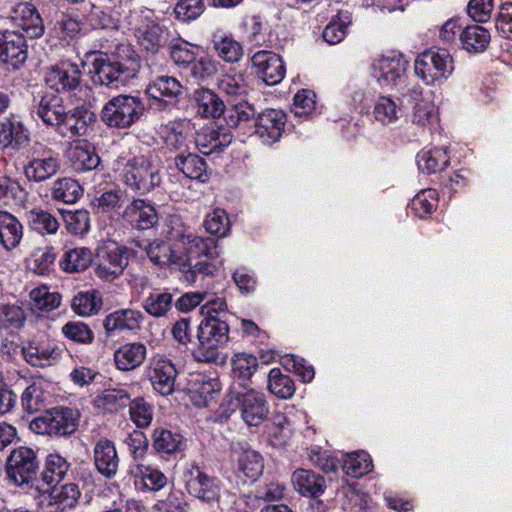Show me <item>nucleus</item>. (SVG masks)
I'll return each instance as SVG.
<instances>
[{"label": "nucleus", "instance_id": "1", "mask_svg": "<svg viewBox=\"0 0 512 512\" xmlns=\"http://www.w3.org/2000/svg\"><path fill=\"white\" fill-rule=\"evenodd\" d=\"M216 242L192 232L173 235L171 242L154 240L146 248L149 259L157 266L167 267L182 275L184 281L195 284L198 277L212 276L217 271L215 264L205 258H212L211 249Z\"/></svg>", "mask_w": 512, "mask_h": 512}, {"label": "nucleus", "instance_id": "2", "mask_svg": "<svg viewBox=\"0 0 512 512\" xmlns=\"http://www.w3.org/2000/svg\"><path fill=\"white\" fill-rule=\"evenodd\" d=\"M455 62L449 51L429 49L420 53L414 61L415 75L427 86L443 84L453 74Z\"/></svg>", "mask_w": 512, "mask_h": 512}, {"label": "nucleus", "instance_id": "3", "mask_svg": "<svg viewBox=\"0 0 512 512\" xmlns=\"http://www.w3.org/2000/svg\"><path fill=\"white\" fill-rule=\"evenodd\" d=\"M127 24L138 44L144 49L156 51L164 44V30L153 10L146 7L131 10Z\"/></svg>", "mask_w": 512, "mask_h": 512}, {"label": "nucleus", "instance_id": "4", "mask_svg": "<svg viewBox=\"0 0 512 512\" xmlns=\"http://www.w3.org/2000/svg\"><path fill=\"white\" fill-rule=\"evenodd\" d=\"M225 405L231 412L240 407L241 417L248 426L260 425L269 414L265 395L252 388L237 390L236 386H233L226 397Z\"/></svg>", "mask_w": 512, "mask_h": 512}, {"label": "nucleus", "instance_id": "5", "mask_svg": "<svg viewBox=\"0 0 512 512\" xmlns=\"http://www.w3.org/2000/svg\"><path fill=\"white\" fill-rule=\"evenodd\" d=\"M142 101L130 95H118L110 99L102 109V120L114 128L125 129L136 123L144 113Z\"/></svg>", "mask_w": 512, "mask_h": 512}, {"label": "nucleus", "instance_id": "6", "mask_svg": "<svg viewBox=\"0 0 512 512\" xmlns=\"http://www.w3.org/2000/svg\"><path fill=\"white\" fill-rule=\"evenodd\" d=\"M409 100L412 104L409 122L415 131L424 134L434 129L439 122V109L432 93L417 85L409 90Z\"/></svg>", "mask_w": 512, "mask_h": 512}, {"label": "nucleus", "instance_id": "7", "mask_svg": "<svg viewBox=\"0 0 512 512\" xmlns=\"http://www.w3.org/2000/svg\"><path fill=\"white\" fill-rule=\"evenodd\" d=\"M79 414L68 408H54L36 417L30 422V429L41 435L65 436L74 433L78 428Z\"/></svg>", "mask_w": 512, "mask_h": 512}, {"label": "nucleus", "instance_id": "8", "mask_svg": "<svg viewBox=\"0 0 512 512\" xmlns=\"http://www.w3.org/2000/svg\"><path fill=\"white\" fill-rule=\"evenodd\" d=\"M229 327L225 320H202L198 327V346L194 357L199 362H214L218 347L228 339Z\"/></svg>", "mask_w": 512, "mask_h": 512}, {"label": "nucleus", "instance_id": "9", "mask_svg": "<svg viewBox=\"0 0 512 512\" xmlns=\"http://www.w3.org/2000/svg\"><path fill=\"white\" fill-rule=\"evenodd\" d=\"M128 265V253L125 246L109 240L97 249L95 275L104 282L119 278Z\"/></svg>", "mask_w": 512, "mask_h": 512}, {"label": "nucleus", "instance_id": "10", "mask_svg": "<svg viewBox=\"0 0 512 512\" xmlns=\"http://www.w3.org/2000/svg\"><path fill=\"white\" fill-rule=\"evenodd\" d=\"M24 174L29 181L44 182L57 174L61 161L52 149L40 143H34L27 152Z\"/></svg>", "mask_w": 512, "mask_h": 512}, {"label": "nucleus", "instance_id": "11", "mask_svg": "<svg viewBox=\"0 0 512 512\" xmlns=\"http://www.w3.org/2000/svg\"><path fill=\"white\" fill-rule=\"evenodd\" d=\"M122 179L133 191L141 194L151 191L161 181L158 168L144 156L133 157L126 161L122 168Z\"/></svg>", "mask_w": 512, "mask_h": 512}, {"label": "nucleus", "instance_id": "12", "mask_svg": "<svg viewBox=\"0 0 512 512\" xmlns=\"http://www.w3.org/2000/svg\"><path fill=\"white\" fill-rule=\"evenodd\" d=\"M91 65L89 73L92 74V80L100 85H127L137 75L134 65L124 66L119 62H112L104 54H94Z\"/></svg>", "mask_w": 512, "mask_h": 512}, {"label": "nucleus", "instance_id": "13", "mask_svg": "<svg viewBox=\"0 0 512 512\" xmlns=\"http://www.w3.org/2000/svg\"><path fill=\"white\" fill-rule=\"evenodd\" d=\"M408 66L403 55L392 52L373 60L371 74L381 87H397L405 82Z\"/></svg>", "mask_w": 512, "mask_h": 512}, {"label": "nucleus", "instance_id": "14", "mask_svg": "<svg viewBox=\"0 0 512 512\" xmlns=\"http://www.w3.org/2000/svg\"><path fill=\"white\" fill-rule=\"evenodd\" d=\"M183 479L189 495L209 505L218 503L221 490L218 479L202 472L195 465H190L185 469Z\"/></svg>", "mask_w": 512, "mask_h": 512}, {"label": "nucleus", "instance_id": "15", "mask_svg": "<svg viewBox=\"0 0 512 512\" xmlns=\"http://www.w3.org/2000/svg\"><path fill=\"white\" fill-rule=\"evenodd\" d=\"M7 475L18 486L32 481L38 471L35 452L29 447L14 449L7 460Z\"/></svg>", "mask_w": 512, "mask_h": 512}, {"label": "nucleus", "instance_id": "16", "mask_svg": "<svg viewBox=\"0 0 512 512\" xmlns=\"http://www.w3.org/2000/svg\"><path fill=\"white\" fill-rule=\"evenodd\" d=\"M146 376L154 391L162 396H168L174 391L177 369L174 363L165 355L152 356L146 366Z\"/></svg>", "mask_w": 512, "mask_h": 512}, {"label": "nucleus", "instance_id": "17", "mask_svg": "<svg viewBox=\"0 0 512 512\" xmlns=\"http://www.w3.org/2000/svg\"><path fill=\"white\" fill-rule=\"evenodd\" d=\"M252 65L257 76L269 86L280 83L285 76L286 69L282 58L272 51L256 52L252 56Z\"/></svg>", "mask_w": 512, "mask_h": 512}, {"label": "nucleus", "instance_id": "18", "mask_svg": "<svg viewBox=\"0 0 512 512\" xmlns=\"http://www.w3.org/2000/svg\"><path fill=\"white\" fill-rule=\"evenodd\" d=\"M286 115L281 110L268 109L260 113L254 121V133L262 143L272 145L282 137Z\"/></svg>", "mask_w": 512, "mask_h": 512}, {"label": "nucleus", "instance_id": "19", "mask_svg": "<svg viewBox=\"0 0 512 512\" xmlns=\"http://www.w3.org/2000/svg\"><path fill=\"white\" fill-rule=\"evenodd\" d=\"M160 137L166 149L177 155L186 153L193 144L191 123L187 120L169 122L160 128Z\"/></svg>", "mask_w": 512, "mask_h": 512}, {"label": "nucleus", "instance_id": "20", "mask_svg": "<svg viewBox=\"0 0 512 512\" xmlns=\"http://www.w3.org/2000/svg\"><path fill=\"white\" fill-rule=\"evenodd\" d=\"M28 57L24 36L16 31H0V61L18 69Z\"/></svg>", "mask_w": 512, "mask_h": 512}, {"label": "nucleus", "instance_id": "21", "mask_svg": "<svg viewBox=\"0 0 512 512\" xmlns=\"http://www.w3.org/2000/svg\"><path fill=\"white\" fill-rule=\"evenodd\" d=\"M25 360L34 367H48L56 364L63 350L49 341H31L22 349Z\"/></svg>", "mask_w": 512, "mask_h": 512}, {"label": "nucleus", "instance_id": "22", "mask_svg": "<svg viewBox=\"0 0 512 512\" xmlns=\"http://www.w3.org/2000/svg\"><path fill=\"white\" fill-rule=\"evenodd\" d=\"M80 70L71 62L50 67L45 74L46 84L60 92L75 89L79 84Z\"/></svg>", "mask_w": 512, "mask_h": 512}, {"label": "nucleus", "instance_id": "23", "mask_svg": "<svg viewBox=\"0 0 512 512\" xmlns=\"http://www.w3.org/2000/svg\"><path fill=\"white\" fill-rule=\"evenodd\" d=\"M291 483L294 490L303 497L316 498L322 495L326 489V481L320 474L299 468L291 475Z\"/></svg>", "mask_w": 512, "mask_h": 512}, {"label": "nucleus", "instance_id": "24", "mask_svg": "<svg viewBox=\"0 0 512 512\" xmlns=\"http://www.w3.org/2000/svg\"><path fill=\"white\" fill-rule=\"evenodd\" d=\"M143 314L135 309H119L108 314L103 327L108 335L124 331H135L140 328Z\"/></svg>", "mask_w": 512, "mask_h": 512}, {"label": "nucleus", "instance_id": "25", "mask_svg": "<svg viewBox=\"0 0 512 512\" xmlns=\"http://www.w3.org/2000/svg\"><path fill=\"white\" fill-rule=\"evenodd\" d=\"M211 43L217 56L226 63H237L244 55L242 44L231 33L224 30L213 31Z\"/></svg>", "mask_w": 512, "mask_h": 512}, {"label": "nucleus", "instance_id": "26", "mask_svg": "<svg viewBox=\"0 0 512 512\" xmlns=\"http://www.w3.org/2000/svg\"><path fill=\"white\" fill-rule=\"evenodd\" d=\"M147 356V348L140 342L120 345L114 352V363L118 370L129 372L140 367Z\"/></svg>", "mask_w": 512, "mask_h": 512}, {"label": "nucleus", "instance_id": "27", "mask_svg": "<svg viewBox=\"0 0 512 512\" xmlns=\"http://www.w3.org/2000/svg\"><path fill=\"white\" fill-rule=\"evenodd\" d=\"M232 141L231 133L225 128L214 125L204 127L195 138V144L203 154L221 151Z\"/></svg>", "mask_w": 512, "mask_h": 512}, {"label": "nucleus", "instance_id": "28", "mask_svg": "<svg viewBox=\"0 0 512 512\" xmlns=\"http://www.w3.org/2000/svg\"><path fill=\"white\" fill-rule=\"evenodd\" d=\"M93 452L97 470L107 478L115 476L118 471L119 457L114 443L102 438L96 442Z\"/></svg>", "mask_w": 512, "mask_h": 512}, {"label": "nucleus", "instance_id": "29", "mask_svg": "<svg viewBox=\"0 0 512 512\" xmlns=\"http://www.w3.org/2000/svg\"><path fill=\"white\" fill-rule=\"evenodd\" d=\"M11 18L31 38L43 34L42 19L32 4L27 2L17 4L12 10Z\"/></svg>", "mask_w": 512, "mask_h": 512}, {"label": "nucleus", "instance_id": "30", "mask_svg": "<svg viewBox=\"0 0 512 512\" xmlns=\"http://www.w3.org/2000/svg\"><path fill=\"white\" fill-rule=\"evenodd\" d=\"M189 386L190 398L198 407L208 406L214 399V395L220 391V383L217 379L202 374L193 376Z\"/></svg>", "mask_w": 512, "mask_h": 512}, {"label": "nucleus", "instance_id": "31", "mask_svg": "<svg viewBox=\"0 0 512 512\" xmlns=\"http://www.w3.org/2000/svg\"><path fill=\"white\" fill-rule=\"evenodd\" d=\"M124 219L137 229L153 227L158 216L153 206L142 199H136L128 205L123 213Z\"/></svg>", "mask_w": 512, "mask_h": 512}, {"label": "nucleus", "instance_id": "32", "mask_svg": "<svg viewBox=\"0 0 512 512\" xmlns=\"http://www.w3.org/2000/svg\"><path fill=\"white\" fill-rule=\"evenodd\" d=\"M67 157L76 171H89L100 163L94 147L85 140L73 142L67 151Z\"/></svg>", "mask_w": 512, "mask_h": 512}, {"label": "nucleus", "instance_id": "33", "mask_svg": "<svg viewBox=\"0 0 512 512\" xmlns=\"http://www.w3.org/2000/svg\"><path fill=\"white\" fill-rule=\"evenodd\" d=\"M26 141H28V132L19 117L10 114V116L0 121V144L2 149L18 148Z\"/></svg>", "mask_w": 512, "mask_h": 512}, {"label": "nucleus", "instance_id": "34", "mask_svg": "<svg viewBox=\"0 0 512 512\" xmlns=\"http://www.w3.org/2000/svg\"><path fill=\"white\" fill-rule=\"evenodd\" d=\"M129 473L135 479V484L145 490L158 491L167 484V477L157 468L148 465L133 464Z\"/></svg>", "mask_w": 512, "mask_h": 512}, {"label": "nucleus", "instance_id": "35", "mask_svg": "<svg viewBox=\"0 0 512 512\" xmlns=\"http://www.w3.org/2000/svg\"><path fill=\"white\" fill-rule=\"evenodd\" d=\"M402 100L391 96H380L373 107V118L382 126H390L399 121L402 116Z\"/></svg>", "mask_w": 512, "mask_h": 512}, {"label": "nucleus", "instance_id": "36", "mask_svg": "<svg viewBox=\"0 0 512 512\" xmlns=\"http://www.w3.org/2000/svg\"><path fill=\"white\" fill-rule=\"evenodd\" d=\"M67 113L62 99L56 95L42 97L37 108V115L42 121L47 125L56 126L58 129L62 126Z\"/></svg>", "mask_w": 512, "mask_h": 512}, {"label": "nucleus", "instance_id": "37", "mask_svg": "<svg viewBox=\"0 0 512 512\" xmlns=\"http://www.w3.org/2000/svg\"><path fill=\"white\" fill-rule=\"evenodd\" d=\"M177 168L187 177L205 183L209 180L206 162L190 150L175 157Z\"/></svg>", "mask_w": 512, "mask_h": 512}, {"label": "nucleus", "instance_id": "38", "mask_svg": "<svg viewBox=\"0 0 512 512\" xmlns=\"http://www.w3.org/2000/svg\"><path fill=\"white\" fill-rule=\"evenodd\" d=\"M183 87L181 83L171 76H159L148 85L147 94L156 99L172 102L182 94Z\"/></svg>", "mask_w": 512, "mask_h": 512}, {"label": "nucleus", "instance_id": "39", "mask_svg": "<svg viewBox=\"0 0 512 512\" xmlns=\"http://www.w3.org/2000/svg\"><path fill=\"white\" fill-rule=\"evenodd\" d=\"M489 31L480 25H470L459 34V40L464 50L469 53H482L490 43Z\"/></svg>", "mask_w": 512, "mask_h": 512}, {"label": "nucleus", "instance_id": "40", "mask_svg": "<svg viewBox=\"0 0 512 512\" xmlns=\"http://www.w3.org/2000/svg\"><path fill=\"white\" fill-rule=\"evenodd\" d=\"M237 468L243 476L250 480H257L263 473L264 463L262 456L252 449H240L235 451Z\"/></svg>", "mask_w": 512, "mask_h": 512}, {"label": "nucleus", "instance_id": "41", "mask_svg": "<svg viewBox=\"0 0 512 512\" xmlns=\"http://www.w3.org/2000/svg\"><path fill=\"white\" fill-rule=\"evenodd\" d=\"M448 164L447 150L442 147L424 148L417 155L419 170L428 174L442 171Z\"/></svg>", "mask_w": 512, "mask_h": 512}, {"label": "nucleus", "instance_id": "42", "mask_svg": "<svg viewBox=\"0 0 512 512\" xmlns=\"http://www.w3.org/2000/svg\"><path fill=\"white\" fill-rule=\"evenodd\" d=\"M102 305L101 293L92 289L78 292L72 299L71 307L77 315L89 317L98 314Z\"/></svg>", "mask_w": 512, "mask_h": 512}, {"label": "nucleus", "instance_id": "43", "mask_svg": "<svg viewBox=\"0 0 512 512\" xmlns=\"http://www.w3.org/2000/svg\"><path fill=\"white\" fill-rule=\"evenodd\" d=\"M23 236L22 225L11 214L0 211V242L6 250L16 248Z\"/></svg>", "mask_w": 512, "mask_h": 512}, {"label": "nucleus", "instance_id": "44", "mask_svg": "<svg viewBox=\"0 0 512 512\" xmlns=\"http://www.w3.org/2000/svg\"><path fill=\"white\" fill-rule=\"evenodd\" d=\"M197 113L203 117L216 118L221 116L225 110L222 99L210 89H199L195 92Z\"/></svg>", "mask_w": 512, "mask_h": 512}, {"label": "nucleus", "instance_id": "45", "mask_svg": "<svg viewBox=\"0 0 512 512\" xmlns=\"http://www.w3.org/2000/svg\"><path fill=\"white\" fill-rule=\"evenodd\" d=\"M130 395L123 388L105 389L98 394L94 405L105 412H117L130 403Z\"/></svg>", "mask_w": 512, "mask_h": 512}, {"label": "nucleus", "instance_id": "46", "mask_svg": "<svg viewBox=\"0 0 512 512\" xmlns=\"http://www.w3.org/2000/svg\"><path fill=\"white\" fill-rule=\"evenodd\" d=\"M372 468V459L365 451L347 453L343 457L342 469L350 477H363L371 472Z\"/></svg>", "mask_w": 512, "mask_h": 512}, {"label": "nucleus", "instance_id": "47", "mask_svg": "<svg viewBox=\"0 0 512 512\" xmlns=\"http://www.w3.org/2000/svg\"><path fill=\"white\" fill-rule=\"evenodd\" d=\"M82 195L80 184L69 177L55 180L51 187V196L54 200L65 204H73L78 201Z\"/></svg>", "mask_w": 512, "mask_h": 512}, {"label": "nucleus", "instance_id": "48", "mask_svg": "<svg viewBox=\"0 0 512 512\" xmlns=\"http://www.w3.org/2000/svg\"><path fill=\"white\" fill-rule=\"evenodd\" d=\"M184 439L181 434L164 428L153 432V448L158 453L173 454L182 450Z\"/></svg>", "mask_w": 512, "mask_h": 512}, {"label": "nucleus", "instance_id": "49", "mask_svg": "<svg viewBox=\"0 0 512 512\" xmlns=\"http://www.w3.org/2000/svg\"><path fill=\"white\" fill-rule=\"evenodd\" d=\"M92 262V254L88 248L78 247L67 250L61 261V268L68 273L84 271Z\"/></svg>", "mask_w": 512, "mask_h": 512}, {"label": "nucleus", "instance_id": "50", "mask_svg": "<svg viewBox=\"0 0 512 512\" xmlns=\"http://www.w3.org/2000/svg\"><path fill=\"white\" fill-rule=\"evenodd\" d=\"M267 387L269 391L280 399H289L295 393L294 381L281 372L279 368H273L268 374Z\"/></svg>", "mask_w": 512, "mask_h": 512}, {"label": "nucleus", "instance_id": "51", "mask_svg": "<svg viewBox=\"0 0 512 512\" xmlns=\"http://www.w3.org/2000/svg\"><path fill=\"white\" fill-rule=\"evenodd\" d=\"M70 464L59 453H50L46 457L43 478L49 485L61 482L69 471Z\"/></svg>", "mask_w": 512, "mask_h": 512}, {"label": "nucleus", "instance_id": "52", "mask_svg": "<svg viewBox=\"0 0 512 512\" xmlns=\"http://www.w3.org/2000/svg\"><path fill=\"white\" fill-rule=\"evenodd\" d=\"M95 121V116L91 112H84L83 115L68 112L59 132L63 136H82L87 133L88 125Z\"/></svg>", "mask_w": 512, "mask_h": 512}, {"label": "nucleus", "instance_id": "53", "mask_svg": "<svg viewBox=\"0 0 512 512\" xmlns=\"http://www.w3.org/2000/svg\"><path fill=\"white\" fill-rule=\"evenodd\" d=\"M218 88L227 95L242 96L247 94L249 83L245 73L230 69L219 80Z\"/></svg>", "mask_w": 512, "mask_h": 512}, {"label": "nucleus", "instance_id": "54", "mask_svg": "<svg viewBox=\"0 0 512 512\" xmlns=\"http://www.w3.org/2000/svg\"><path fill=\"white\" fill-rule=\"evenodd\" d=\"M172 294L163 290H154L143 303L145 311L153 317L164 316L172 307Z\"/></svg>", "mask_w": 512, "mask_h": 512}, {"label": "nucleus", "instance_id": "55", "mask_svg": "<svg viewBox=\"0 0 512 512\" xmlns=\"http://www.w3.org/2000/svg\"><path fill=\"white\" fill-rule=\"evenodd\" d=\"M351 23L348 12H341L337 17L329 22L324 28L322 37L330 45L340 43L346 36V31Z\"/></svg>", "mask_w": 512, "mask_h": 512}, {"label": "nucleus", "instance_id": "56", "mask_svg": "<svg viewBox=\"0 0 512 512\" xmlns=\"http://www.w3.org/2000/svg\"><path fill=\"white\" fill-rule=\"evenodd\" d=\"M439 196L435 189H424L411 200V209L419 218H425L438 206Z\"/></svg>", "mask_w": 512, "mask_h": 512}, {"label": "nucleus", "instance_id": "57", "mask_svg": "<svg viewBox=\"0 0 512 512\" xmlns=\"http://www.w3.org/2000/svg\"><path fill=\"white\" fill-rule=\"evenodd\" d=\"M199 46L183 40H176L170 44V55L174 63L189 69L197 57Z\"/></svg>", "mask_w": 512, "mask_h": 512}, {"label": "nucleus", "instance_id": "58", "mask_svg": "<svg viewBox=\"0 0 512 512\" xmlns=\"http://www.w3.org/2000/svg\"><path fill=\"white\" fill-rule=\"evenodd\" d=\"M30 299L33 306L41 311L54 310L61 303V295L57 292H51L47 286L34 288L30 292Z\"/></svg>", "mask_w": 512, "mask_h": 512}, {"label": "nucleus", "instance_id": "59", "mask_svg": "<svg viewBox=\"0 0 512 512\" xmlns=\"http://www.w3.org/2000/svg\"><path fill=\"white\" fill-rule=\"evenodd\" d=\"M28 221L31 228L40 234H54L59 228L57 219L43 210H31L28 213Z\"/></svg>", "mask_w": 512, "mask_h": 512}, {"label": "nucleus", "instance_id": "60", "mask_svg": "<svg viewBox=\"0 0 512 512\" xmlns=\"http://www.w3.org/2000/svg\"><path fill=\"white\" fill-rule=\"evenodd\" d=\"M204 227L210 234L225 237L230 230V221L225 210L216 208L206 215Z\"/></svg>", "mask_w": 512, "mask_h": 512}, {"label": "nucleus", "instance_id": "61", "mask_svg": "<svg viewBox=\"0 0 512 512\" xmlns=\"http://www.w3.org/2000/svg\"><path fill=\"white\" fill-rule=\"evenodd\" d=\"M21 404L23 409L29 413H35L45 406L44 392L39 383L33 382L22 393Z\"/></svg>", "mask_w": 512, "mask_h": 512}, {"label": "nucleus", "instance_id": "62", "mask_svg": "<svg viewBox=\"0 0 512 512\" xmlns=\"http://www.w3.org/2000/svg\"><path fill=\"white\" fill-rule=\"evenodd\" d=\"M255 109L247 102L239 103L233 106L227 113L225 121L230 127L246 126L255 121Z\"/></svg>", "mask_w": 512, "mask_h": 512}, {"label": "nucleus", "instance_id": "63", "mask_svg": "<svg viewBox=\"0 0 512 512\" xmlns=\"http://www.w3.org/2000/svg\"><path fill=\"white\" fill-rule=\"evenodd\" d=\"M204 11L203 0H179L174 7L176 18L185 23L196 20Z\"/></svg>", "mask_w": 512, "mask_h": 512}, {"label": "nucleus", "instance_id": "64", "mask_svg": "<svg viewBox=\"0 0 512 512\" xmlns=\"http://www.w3.org/2000/svg\"><path fill=\"white\" fill-rule=\"evenodd\" d=\"M219 62L210 57L204 56L199 59H195L189 67L190 75L199 81H205L215 76L218 72Z\"/></svg>", "mask_w": 512, "mask_h": 512}]
</instances>
